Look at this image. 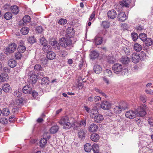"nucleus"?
I'll return each mask as SVG.
<instances>
[{"label": "nucleus", "mask_w": 153, "mask_h": 153, "mask_svg": "<svg viewBox=\"0 0 153 153\" xmlns=\"http://www.w3.org/2000/svg\"><path fill=\"white\" fill-rule=\"evenodd\" d=\"M146 112L141 108H138L135 111L130 110L126 112L125 116L127 118L132 119L136 116L143 117L146 114Z\"/></svg>", "instance_id": "obj_1"}, {"label": "nucleus", "mask_w": 153, "mask_h": 153, "mask_svg": "<svg viewBox=\"0 0 153 153\" xmlns=\"http://www.w3.org/2000/svg\"><path fill=\"white\" fill-rule=\"evenodd\" d=\"M59 42L61 46L65 48L70 47L72 44V41L69 38H62L59 40Z\"/></svg>", "instance_id": "obj_2"}, {"label": "nucleus", "mask_w": 153, "mask_h": 153, "mask_svg": "<svg viewBox=\"0 0 153 153\" xmlns=\"http://www.w3.org/2000/svg\"><path fill=\"white\" fill-rule=\"evenodd\" d=\"M38 74V75H37L36 76L33 71H30L29 72L28 74L29 76V82L32 84H35L37 81V79L39 78L38 77L39 74Z\"/></svg>", "instance_id": "obj_3"}, {"label": "nucleus", "mask_w": 153, "mask_h": 153, "mask_svg": "<svg viewBox=\"0 0 153 153\" xmlns=\"http://www.w3.org/2000/svg\"><path fill=\"white\" fill-rule=\"evenodd\" d=\"M43 137L44 138L42 139L40 141V146L42 148L45 147L46 144V139H49L50 138V136L48 132L44 133L43 134Z\"/></svg>", "instance_id": "obj_4"}, {"label": "nucleus", "mask_w": 153, "mask_h": 153, "mask_svg": "<svg viewBox=\"0 0 153 153\" xmlns=\"http://www.w3.org/2000/svg\"><path fill=\"white\" fill-rule=\"evenodd\" d=\"M17 47V45L16 44L14 43H11L6 48L5 52L9 53H13L16 50Z\"/></svg>", "instance_id": "obj_5"}, {"label": "nucleus", "mask_w": 153, "mask_h": 153, "mask_svg": "<svg viewBox=\"0 0 153 153\" xmlns=\"http://www.w3.org/2000/svg\"><path fill=\"white\" fill-rule=\"evenodd\" d=\"M49 44L51 45L55 50H59L60 49V44L57 41L53 39H51L49 41Z\"/></svg>", "instance_id": "obj_6"}, {"label": "nucleus", "mask_w": 153, "mask_h": 153, "mask_svg": "<svg viewBox=\"0 0 153 153\" xmlns=\"http://www.w3.org/2000/svg\"><path fill=\"white\" fill-rule=\"evenodd\" d=\"M130 3V0H125L121 2H120L118 5L116 6V8L117 9L118 8V9H120L119 10H121L122 8L125 7H128Z\"/></svg>", "instance_id": "obj_7"}, {"label": "nucleus", "mask_w": 153, "mask_h": 153, "mask_svg": "<svg viewBox=\"0 0 153 153\" xmlns=\"http://www.w3.org/2000/svg\"><path fill=\"white\" fill-rule=\"evenodd\" d=\"M112 69L115 73L118 74L122 71L123 67L119 63L115 64L113 66Z\"/></svg>", "instance_id": "obj_8"}, {"label": "nucleus", "mask_w": 153, "mask_h": 153, "mask_svg": "<svg viewBox=\"0 0 153 153\" xmlns=\"http://www.w3.org/2000/svg\"><path fill=\"white\" fill-rule=\"evenodd\" d=\"M111 104L109 102L105 101L102 102L101 104V107L102 108L107 110H108L111 107Z\"/></svg>", "instance_id": "obj_9"}, {"label": "nucleus", "mask_w": 153, "mask_h": 153, "mask_svg": "<svg viewBox=\"0 0 153 153\" xmlns=\"http://www.w3.org/2000/svg\"><path fill=\"white\" fill-rule=\"evenodd\" d=\"M86 131L82 128L79 130L78 131V137L81 140L85 138Z\"/></svg>", "instance_id": "obj_10"}, {"label": "nucleus", "mask_w": 153, "mask_h": 153, "mask_svg": "<svg viewBox=\"0 0 153 153\" xmlns=\"http://www.w3.org/2000/svg\"><path fill=\"white\" fill-rule=\"evenodd\" d=\"M92 118H93L95 122L98 123H101L104 119L103 116L99 114L94 116Z\"/></svg>", "instance_id": "obj_11"}, {"label": "nucleus", "mask_w": 153, "mask_h": 153, "mask_svg": "<svg viewBox=\"0 0 153 153\" xmlns=\"http://www.w3.org/2000/svg\"><path fill=\"white\" fill-rule=\"evenodd\" d=\"M140 56L139 54L137 53H133L131 56V59L132 61L134 63H137L140 61Z\"/></svg>", "instance_id": "obj_12"}, {"label": "nucleus", "mask_w": 153, "mask_h": 153, "mask_svg": "<svg viewBox=\"0 0 153 153\" xmlns=\"http://www.w3.org/2000/svg\"><path fill=\"white\" fill-rule=\"evenodd\" d=\"M108 16L111 19H114L116 17V11L114 10L109 11L107 13Z\"/></svg>", "instance_id": "obj_13"}, {"label": "nucleus", "mask_w": 153, "mask_h": 153, "mask_svg": "<svg viewBox=\"0 0 153 153\" xmlns=\"http://www.w3.org/2000/svg\"><path fill=\"white\" fill-rule=\"evenodd\" d=\"M23 93L25 94H30L31 93L32 88L29 85L25 86L22 89Z\"/></svg>", "instance_id": "obj_14"}, {"label": "nucleus", "mask_w": 153, "mask_h": 153, "mask_svg": "<svg viewBox=\"0 0 153 153\" xmlns=\"http://www.w3.org/2000/svg\"><path fill=\"white\" fill-rule=\"evenodd\" d=\"M117 18L119 21L124 22L126 19V16L125 13L123 12H120L118 15Z\"/></svg>", "instance_id": "obj_15"}, {"label": "nucleus", "mask_w": 153, "mask_h": 153, "mask_svg": "<svg viewBox=\"0 0 153 153\" xmlns=\"http://www.w3.org/2000/svg\"><path fill=\"white\" fill-rule=\"evenodd\" d=\"M97 129V126L94 123L91 124L88 128L89 131L92 132L96 131Z\"/></svg>", "instance_id": "obj_16"}, {"label": "nucleus", "mask_w": 153, "mask_h": 153, "mask_svg": "<svg viewBox=\"0 0 153 153\" xmlns=\"http://www.w3.org/2000/svg\"><path fill=\"white\" fill-rule=\"evenodd\" d=\"M68 121H69L68 117L67 116H65L61 118L59 121V123L60 125H62Z\"/></svg>", "instance_id": "obj_17"}, {"label": "nucleus", "mask_w": 153, "mask_h": 153, "mask_svg": "<svg viewBox=\"0 0 153 153\" xmlns=\"http://www.w3.org/2000/svg\"><path fill=\"white\" fill-rule=\"evenodd\" d=\"M8 64L9 66L11 68H13L16 66L17 62L16 60L13 59H9L8 62Z\"/></svg>", "instance_id": "obj_18"}, {"label": "nucleus", "mask_w": 153, "mask_h": 153, "mask_svg": "<svg viewBox=\"0 0 153 153\" xmlns=\"http://www.w3.org/2000/svg\"><path fill=\"white\" fill-rule=\"evenodd\" d=\"M55 53L52 51H48L47 54V56L48 59H54L56 56Z\"/></svg>", "instance_id": "obj_19"}, {"label": "nucleus", "mask_w": 153, "mask_h": 153, "mask_svg": "<svg viewBox=\"0 0 153 153\" xmlns=\"http://www.w3.org/2000/svg\"><path fill=\"white\" fill-rule=\"evenodd\" d=\"M94 70L95 73L99 74L101 72L102 68L99 65H96L94 66Z\"/></svg>", "instance_id": "obj_20"}, {"label": "nucleus", "mask_w": 153, "mask_h": 153, "mask_svg": "<svg viewBox=\"0 0 153 153\" xmlns=\"http://www.w3.org/2000/svg\"><path fill=\"white\" fill-rule=\"evenodd\" d=\"M8 78L7 74L6 73H3L0 75V79H1V82H2L7 81L8 80Z\"/></svg>", "instance_id": "obj_21"}, {"label": "nucleus", "mask_w": 153, "mask_h": 153, "mask_svg": "<svg viewBox=\"0 0 153 153\" xmlns=\"http://www.w3.org/2000/svg\"><path fill=\"white\" fill-rule=\"evenodd\" d=\"M10 9L12 12L14 14H17L19 11V8L16 5L11 6Z\"/></svg>", "instance_id": "obj_22"}, {"label": "nucleus", "mask_w": 153, "mask_h": 153, "mask_svg": "<svg viewBox=\"0 0 153 153\" xmlns=\"http://www.w3.org/2000/svg\"><path fill=\"white\" fill-rule=\"evenodd\" d=\"M99 135L96 133L92 134L91 136V140L95 142H97L99 139Z\"/></svg>", "instance_id": "obj_23"}, {"label": "nucleus", "mask_w": 153, "mask_h": 153, "mask_svg": "<svg viewBox=\"0 0 153 153\" xmlns=\"http://www.w3.org/2000/svg\"><path fill=\"white\" fill-rule=\"evenodd\" d=\"M130 61V59L127 56H123L120 59L121 62L123 64H128Z\"/></svg>", "instance_id": "obj_24"}, {"label": "nucleus", "mask_w": 153, "mask_h": 153, "mask_svg": "<svg viewBox=\"0 0 153 153\" xmlns=\"http://www.w3.org/2000/svg\"><path fill=\"white\" fill-rule=\"evenodd\" d=\"M102 41V38L101 37L96 36L94 39V42L97 45H100Z\"/></svg>", "instance_id": "obj_25"}, {"label": "nucleus", "mask_w": 153, "mask_h": 153, "mask_svg": "<svg viewBox=\"0 0 153 153\" xmlns=\"http://www.w3.org/2000/svg\"><path fill=\"white\" fill-rule=\"evenodd\" d=\"M59 127L57 126H53L50 129V131L51 133L54 134L56 133L58 131Z\"/></svg>", "instance_id": "obj_26"}, {"label": "nucleus", "mask_w": 153, "mask_h": 153, "mask_svg": "<svg viewBox=\"0 0 153 153\" xmlns=\"http://www.w3.org/2000/svg\"><path fill=\"white\" fill-rule=\"evenodd\" d=\"M134 49L135 51L139 52L142 50V47L141 45L140 44L137 43H135L134 46Z\"/></svg>", "instance_id": "obj_27"}, {"label": "nucleus", "mask_w": 153, "mask_h": 153, "mask_svg": "<svg viewBox=\"0 0 153 153\" xmlns=\"http://www.w3.org/2000/svg\"><path fill=\"white\" fill-rule=\"evenodd\" d=\"M122 110L121 107L120 106H116L113 109L114 112L116 114H118L120 113Z\"/></svg>", "instance_id": "obj_28"}, {"label": "nucleus", "mask_w": 153, "mask_h": 153, "mask_svg": "<svg viewBox=\"0 0 153 153\" xmlns=\"http://www.w3.org/2000/svg\"><path fill=\"white\" fill-rule=\"evenodd\" d=\"M8 122V119L6 117H0V123L3 125H5Z\"/></svg>", "instance_id": "obj_29"}, {"label": "nucleus", "mask_w": 153, "mask_h": 153, "mask_svg": "<svg viewBox=\"0 0 153 153\" xmlns=\"http://www.w3.org/2000/svg\"><path fill=\"white\" fill-rule=\"evenodd\" d=\"M92 146L91 145L88 143H86L84 146V149L86 152H89L91 150Z\"/></svg>", "instance_id": "obj_30"}, {"label": "nucleus", "mask_w": 153, "mask_h": 153, "mask_svg": "<svg viewBox=\"0 0 153 153\" xmlns=\"http://www.w3.org/2000/svg\"><path fill=\"white\" fill-rule=\"evenodd\" d=\"M98 110L96 109H93L91 110L90 111V115L91 117L93 118L96 115L98 114L97 113Z\"/></svg>", "instance_id": "obj_31"}, {"label": "nucleus", "mask_w": 153, "mask_h": 153, "mask_svg": "<svg viewBox=\"0 0 153 153\" xmlns=\"http://www.w3.org/2000/svg\"><path fill=\"white\" fill-rule=\"evenodd\" d=\"M10 85L7 83L5 84L3 86L2 88L3 91L6 92H7L9 91L10 89Z\"/></svg>", "instance_id": "obj_32"}, {"label": "nucleus", "mask_w": 153, "mask_h": 153, "mask_svg": "<svg viewBox=\"0 0 153 153\" xmlns=\"http://www.w3.org/2000/svg\"><path fill=\"white\" fill-rule=\"evenodd\" d=\"M90 56L91 59H94L98 56V54L97 52L93 51L91 52Z\"/></svg>", "instance_id": "obj_33"}, {"label": "nucleus", "mask_w": 153, "mask_h": 153, "mask_svg": "<svg viewBox=\"0 0 153 153\" xmlns=\"http://www.w3.org/2000/svg\"><path fill=\"white\" fill-rule=\"evenodd\" d=\"M105 60L111 63H113L115 61V59L111 55L106 56Z\"/></svg>", "instance_id": "obj_34"}, {"label": "nucleus", "mask_w": 153, "mask_h": 153, "mask_svg": "<svg viewBox=\"0 0 153 153\" xmlns=\"http://www.w3.org/2000/svg\"><path fill=\"white\" fill-rule=\"evenodd\" d=\"M26 48L25 47L22 45V44L19 45L18 48V51L19 52L21 53H24L26 50Z\"/></svg>", "instance_id": "obj_35"}, {"label": "nucleus", "mask_w": 153, "mask_h": 153, "mask_svg": "<svg viewBox=\"0 0 153 153\" xmlns=\"http://www.w3.org/2000/svg\"><path fill=\"white\" fill-rule=\"evenodd\" d=\"M22 20L24 23H28L30 22L31 18L29 16L26 15L23 18Z\"/></svg>", "instance_id": "obj_36"}, {"label": "nucleus", "mask_w": 153, "mask_h": 153, "mask_svg": "<svg viewBox=\"0 0 153 153\" xmlns=\"http://www.w3.org/2000/svg\"><path fill=\"white\" fill-rule=\"evenodd\" d=\"M1 111L2 115L4 116H7L10 113L9 109L7 108H3Z\"/></svg>", "instance_id": "obj_37"}, {"label": "nucleus", "mask_w": 153, "mask_h": 153, "mask_svg": "<svg viewBox=\"0 0 153 153\" xmlns=\"http://www.w3.org/2000/svg\"><path fill=\"white\" fill-rule=\"evenodd\" d=\"M29 29L27 27H22L21 30V33L24 35L27 34L29 31Z\"/></svg>", "instance_id": "obj_38"}, {"label": "nucleus", "mask_w": 153, "mask_h": 153, "mask_svg": "<svg viewBox=\"0 0 153 153\" xmlns=\"http://www.w3.org/2000/svg\"><path fill=\"white\" fill-rule=\"evenodd\" d=\"M43 47L42 48V50L45 52H47L51 50V47L49 45L46 44L45 45H43Z\"/></svg>", "instance_id": "obj_39"}, {"label": "nucleus", "mask_w": 153, "mask_h": 153, "mask_svg": "<svg viewBox=\"0 0 153 153\" xmlns=\"http://www.w3.org/2000/svg\"><path fill=\"white\" fill-rule=\"evenodd\" d=\"M139 38L143 41H145L147 38V35L144 33H140L139 34Z\"/></svg>", "instance_id": "obj_40"}, {"label": "nucleus", "mask_w": 153, "mask_h": 153, "mask_svg": "<svg viewBox=\"0 0 153 153\" xmlns=\"http://www.w3.org/2000/svg\"><path fill=\"white\" fill-rule=\"evenodd\" d=\"M4 18L6 20H9L12 17V15L10 12H8L4 14Z\"/></svg>", "instance_id": "obj_41"}, {"label": "nucleus", "mask_w": 153, "mask_h": 153, "mask_svg": "<svg viewBox=\"0 0 153 153\" xmlns=\"http://www.w3.org/2000/svg\"><path fill=\"white\" fill-rule=\"evenodd\" d=\"M145 42H146L145 45L147 46H149L153 43L152 40L151 38H147Z\"/></svg>", "instance_id": "obj_42"}, {"label": "nucleus", "mask_w": 153, "mask_h": 153, "mask_svg": "<svg viewBox=\"0 0 153 153\" xmlns=\"http://www.w3.org/2000/svg\"><path fill=\"white\" fill-rule=\"evenodd\" d=\"M34 69L35 71H42L43 70V68L41 65L39 64H37L34 66Z\"/></svg>", "instance_id": "obj_43"}, {"label": "nucleus", "mask_w": 153, "mask_h": 153, "mask_svg": "<svg viewBox=\"0 0 153 153\" xmlns=\"http://www.w3.org/2000/svg\"><path fill=\"white\" fill-rule=\"evenodd\" d=\"M64 128L65 129H69L71 127L72 125L69 121L65 123L62 125Z\"/></svg>", "instance_id": "obj_44"}, {"label": "nucleus", "mask_w": 153, "mask_h": 153, "mask_svg": "<svg viewBox=\"0 0 153 153\" xmlns=\"http://www.w3.org/2000/svg\"><path fill=\"white\" fill-rule=\"evenodd\" d=\"M110 25V24L109 22L106 21H104L102 22V26L105 28H108Z\"/></svg>", "instance_id": "obj_45"}, {"label": "nucleus", "mask_w": 153, "mask_h": 153, "mask_svg": "<svg viewBox=\"0 0 153 153\" xmlns=\"http://www.w3.org/2000/svg\"><path fill=\"white\" fill-rule=\"evenodd\" d=\"M23 101V100L22 98H18L16 99L15 104L16 105H19L22 103Z\"/></svg>", "instance_id": "obj_46"}, {"label": "nucleus", "mask_w": 153, "mask_h": 153, "mask_svg": "<svg viewBox=\"0 0 153 153\" xmlns=\"http://www.w3.org/2000/svg\"><path fill=\"white\" fill-rule=\"evenodd\" d=\"M36 33H40L43 32L44 29L42 26H38L36 27Z\"/></svg>", "instance_id": "obj_47"}, {"label": "nucleus", "mask_w": 153, "mask_h": 153, "mask_svg": "<svg viewBox=\"0 0 153 153\" xmlns=\"http://www.w3.org/2000/svg\"><path fill=\"white\" fill-rule=\"evenodd\" d=\"M119 106L121 107L122 111L128 108L127 104L126 102H123Z\"/></svg>", "instance_id": "obj_48"}, {"label": "nucleus", "mask_w": 153, "mask_h": 153, "mask_svg": "<svg viewBox=\"0 0 153 153\" xmlns=\"http://www.w3.org/2000/svg\"><path fill=\"white\" fill-rule=\"evenodd\" d=\"M93 151L95 153H98L99 151L98 146L97 144H94L92 147Z\"/></svg>", "instance_id": "obj_49"}, {"label": "nucleus", "mask_w": 153, "mask_h": 153, "mask_svg": "<svg viewBox=\"0 0 153 153\" xmlns=\"http://www.w3.org/2000/svg\"><path fill=\"white\" fill-rule=\"evenodd\" d=\"M132 39L134 41H136L138 38V36L137 33H131Z\"/></svg>", "instance_id": "obj_50"}, {"label": "nucleus", "mask_w": 153, "mask_h": 153, "mask_svg": "<svg viewBox=\"0 0 153 153\" xmlns=\"http://www.w3.org/2000/svg\"><path fill=\"white\" fill-rule=\"evenodd\" d=\"M140 56V59L141 60H143L145 59L146 58V54L143 51H141L140 54H139Z\"/></svg>", "instance_id": "obj_51"}, {"label": "nucleus", "mask_w": 153, "mask_h": 153, "mask_svg": "<svg viewBox=\"0 0 153 153\" xmlns=\"http://www.w3.org/2000/svg\"><path fill=\"white\" fill-rule=\"evenodd\" d=\"M104 74L106 76H111L112 74L111 71L108 69H107L105 71Z\"/></svg>", "instance_id": "obj_52"}, {"label": "nucleus", "mask_w": 153, "mask_h": 153, "mask_svg": "<svg viewBox=\"0 0 153 153\" xmlns=\"http://www.w3.org/2000/svg\"><path fill=\"white\" fill-rule=\"evenodd\" d=\"M40 44L42 45H45L47 44V41L45 38L43 37H41L39 39Z\"/></svg>", "instance_id": "obj_53"}, {"label": "nucleus", "mask_w": 153, "mask_h": 153, "mask_svg": "<svg viewBox=\"0 0 153 153\" xmlns=\"http://www.w3.org/2000/svg\"><path fill=\"white\" fill-rule=\"evenodd\" d=\"M21 53L19 52H16L15 54V57L16 59H20L22 57V55Z\"/></svg>", "instance_id": "obj_54"}, {"label": "nucleus", "mask_w": 153, "mask_h": 153, "mask_svg": "<svg viewBox=\"0 0 153 153\" xmlns=\"http://www.w3.org/2000/svg\"><path fill=\"white\" fill-rule=\"evenodd\" d=\"M14 95L16 97H20L21 95V91L20 90H18L14 92Z\"/></svg>", "instance_id": "obj_55"}, {"label": "nucleus", "mask_w": 153, "mask_h": 153, "mask_svg": "<svg viewBox=\"0 0 153 153\" xmlns=\"http://www.w3.org/2000/svg\"><path fill=\"white\" fill-rule=\"evenodd\" d=\"M48 78L47 77H44L42 78L41 80V83L42 84H45L46 83H48V82L49 80L48 79Z\"/></svg>", "instance_id": "obj_56"}, {"label": "nucleus", "mask_w": 153, "mask_h": 153, "mask_svg": "<svg viewBox=\"0 0 153 153\" xmlns=\"http://www.w3.org/2000/svg\"><path fill=\"white\" fill-rule=\"evenodd\" d=\"M28 41L30 43L33 44L36 42V40L33 36H31L28 39Z\"/></svg>", "instance_id": "obj_57"}, {"label": "nucleus", "mask_w": 153, "mask_h": 153, "mask_svg": "<svg viewBox=\"0 0 153 153\" xmlns=\"http://www.w3.org/2000/svg\"><path fill=\"white\" fill-rule=\"evenodd\" d=\"M86 126V123L85 120H82L80 121L79 123H77V125H76V126L79 127V126Z\"/></svg>", "instance_id": "obj_58"}, {"label": "nucleus", "mask_w": 153, "mask_h": 153, "mask_svg": "<svg viewBox=\"0 0 153 153\" xmlns=\"http://www.w3.org/2000/svg\"><path fill=\"white\" fill-rule=\"evenodd\" d=\"M67 23V21L66 19H60L58 22L59 24L61 25H64Z\"/></svg>", "instance_id": "obj_59"}, {"label": "nucleus", "mask_w": 153, "mask_h": 153, "mask_svg": "<svg viewBox=\"0 0 153 153\" xmlns=\"http://www.w3.org/2000/svg\"><path fill=\"white\" fill-rule=\"evenodd\" d=\"M140 100L143 103L145 102L146 101V96L145 95H141L140 97Z\"/></svg>", "instance_id": "obj_60"}, {"label": "nucleus", "mask_w": 153, "mask_h": 153, "mask_svg": "<svg viewBox=\"0 0 153 153\" xmlns=\"http://www.w3.org/2000/svg\"><path fill=\"white\" fill-rule=\"evenodd\" d=\"M123 50L125 54L127 55L130 52V49L128 48H124Z\"/></svg>", "instance_id": "obj_61"}, {"label": "nucleus", "mask_w": 153, "mask_h": 153, "mask_svg": "<svg viewBox=\"0 0 153 153\" xmlns=\"http://www.w3.org/2000/svg\"><path fill=\"white\" fill-rule=\"evenodd\" d=\"M135 28L137 29L138 31H140V30L143 29V26L141 25H139L136 26L135 27Z\"/></svg>", "instance_id": "obj_62"}, {"label": "nucleus", "mask_w": 153, "mask_h": 153, "mask_svg": "<svg viewBox=\"0 0 153 153\" xmlns=\"http://www.w3.org/2000/svg\"><path fill=\"white\" fill-rule=\"evenodd\" d=\"M38 95V93L35 91H33L32 93V96L34 98H36Z\"/></svg>", "instance_id": "obj_63"}, {"label": "nucleus", "mask_w": 153, "mask_h": 153, "mask_svg": "<svg viewBox=\"0 0 153 153\" xmlns=\"http://www.w3.org/2000/svg\"><path fill=\"white\" fill-rule=\"evenodd\" d=\"M148 122L150 125L153 126V119L152 118H149L148 120Z\"/></svg>", "instance_id": "obj_64"}]
</instances>
